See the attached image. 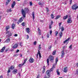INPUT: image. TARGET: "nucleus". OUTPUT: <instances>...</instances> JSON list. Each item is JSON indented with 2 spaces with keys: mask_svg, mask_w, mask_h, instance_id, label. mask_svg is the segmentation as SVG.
Segmentation results:
<instances>
[{
  "mask_svg": "<svg viewBox=\"0 0 78 78\" xmlns=\"http://www.w3.org/2000/svg\"><path fill=\"white\" fill-rule=\"evenodd\" d=\"M59 30H61V26H59Z\"/></svg>",
  "mask_w": 78,
  "mask_h": 78,
  "instance_id": "338daca9",
  "label": "nucleus"
},
{
  "mask_svg": "<svg viewBox=\"0 0 78 78\" xmlns=\"http://www.w3.org/2000/svg\"><path fill=\"white\" fill-rule=\"evenodd\" d=\"M23 20V17H21L19 20V22L20 23H22Z\"/></svg>",
  "mask_w": 78,
  "mask_h": 78,
  "instance_id": "9b49d317",
  "label": "nucleus"
},
{
  "mask_svg": "<svg viewBox=\"0 0 78 78\" xmlns=\"http://www.w3.org/2000/svg\"><path fill=\"white\" fill-rule=\"evenodd\" d=\"M53 21H51V25H52V24H53Z\"/></svg>",
  "mask_w": 78,
  "mask_h": 78,
  "instance_id": "052dcab7",
  "label": "nucleus"
},
{
  "mask_svg": "<svg viewBox=\"0 0 78 78\" xmlns=\"http://www.w3.org/2000/svg\"><path fill=\"white\" fill-rule=\"evenodd\" d=\"M58 31H56L55 32V36H57V35H58Z\"/></svg>",
  "mask_w": 78,
  "mask_h": 78,
  "instance_id": "f704fd0d",
  "label": "nucleus"
},
{
  "mask_svg": "<svg viewBox=\"0 0 78 78\" xmlns=\"http://www.w3.org/2000/svg\"><path fill=\"white\" fill-rule=\"evenodd\" d=\"M27 61V59L26 58L25 59V60H24V62L23 64L22 65V66H23V65H24V64H25V62H26Z\"/></svg>",
  "mask_w": 78,
  "mask_h": 78,
  "instance_id": "393cba45",
  "label": "nucleus"
},
{
  "mask_svg": "<svg viewBox=\"0 0 78 78\" xmlns=\"http://www.w3.org/2000/svg\"><path fill=\"white\" fill-rule=\"evenodd\" d=\"M34 59H33V58H30L29 60V62L31 63H33V62H34Z\"/></svg>",
  "mask_w": 78,
  "mask_h": 78,
  "instance_id": "ddd939ff",
  "label": "nucleus"
},
{
  "mask_svg": "<svg viewBox=\"0 0 78 78\" xmlns=\"http://www.w3.org/2000/svg\"><path fill=\"white\" fill-rule=\"evenodd\" d=\"M18 47V44H15L12 47L13 49H14L15 48H17Z\"/></svg>",
  "mask_w": 78,
  "mask_h": 78,
  "instance_id": "9d476101",
  "label": "nucleus"
},
{
  "mask_svg": "<svg viewBox=\"0 0 78 78\" xmlns=\"http://www.w3.org/2000/svg\"><path fill=\"white\" fill-rule=\"evenodd\" d=\"M38 55H39L40 58H41V53H40V51H39V50L38 51V52H37V58L38 56Z\"/></svg>",
  "mask_w": 78,
  "mask_h": 78,
  "instance_id": "423d86ee",
  "label": "nucleus"
},
{
  "mask_svg": "<svg viewBox=\"0 0 78 78\" xmlns=\"http://www.w3.org/2000/svg\"><path fill=\"white\" fill-rule=\"evenodd\" d=\"M11 0H7V2H6V5H8V3H9V2L11 1Z\"/></svg>",
  "mask_w": 78,
  "mask_h": 78,
  "instance_id": "72a5a7b5",
  "label": "nucleus"
},
{
  "mask_svg": "<svg viewBox=\"0 0 78 78\" xmlns=\"http://www.w3.org/2000/svg\"><path fill=\"white\" fill-rule=\"evenodd\" d=\"M52 54L53 55H55L56 54V51H53Z\"/></svg>",
  "mask_w": 78,
  "mask_h": 78,
  "instance_id": "2f4dec72",
  "label": "nucleus"
},
{
  "mask_svg": "<svg viewBox=\"0 0 78 78\" xmlns=\"http://www.w3.org/2000/svg\"><path fill=\"white\" fill-rule=\"evenodd\" d=\"M15 5H16V2L13 1L12 5V8H13L15 6Z\"/></svg>",
  "mask_w": 78,
  "mask_h": 78,
  "instance_id": "f8f14e48",
  "label": "nucleus"
},
{
  "mask_svg": "<svg viewBox=\"0 0 78 78\" xmlns=\"http://www.w3.org/2000/svg\"><path fill=\"white\" fill-rule=\"evenodd\" d=\"M58 58H56L55 59V64H57V62H58Z\"/></svg>",
  "mask_w": 78,
  "mask_h": 78,
  "instance_id": "cd10ccee",
  "label": "nucleus"
},
{
  "mask_svg": "<svg viewBox=\"0 0 78 78\" xmlns=\"http://www.w3.org/2000/svg\"><path fill=\"white\" fill-rule=\"evenodd\" d=\"M51 48H52V46H50L49 47H48V49L49 50H51Z\"/></svg>",
  "mask_w": 78,
  "mask_h": 78,
  "instance_id": "58836bf2",
  "label": "nucleus"
},
{
  "mask_svg": "<svg viewBox=\"0 0 78 78\" xmlns=\"http://www.w3.org/2000/svg\"><path fill=\"white\" fill-rule=\"evenodd\" d=\"M47 63L48 64V66L49 65V59H47Z\"/></svg>",
  "mask_w": 78,
  "mask_h": 78,
  "instance_id": "473e14b6",
  "label": "nucleus"
},
{
  "mask_svg": "<svg viewBox=\"0 0 78 78\" xmlns=\"http://www.w3.org/2000/svg\"><path fill=\"white\" fill-rule=\"evenodd\" d=\"M38 34L39 35H41V30H40V29L39 28H38Z\"/></svg>",
  "mask_w": 78,
  "mask_h": 78,
  "instance_id": "b1692460",
  "label": "nucleus"
},
{
  "mask_svg": "<svg viewBox=\"0 0 78 78\" xmlns=\"http://www.w3.org/2000/svg\"><path fill=\"white\" fill-rule=\"evenodd\" d=\"M43 73H44L45 71V66H43Z\"/></svg>",
  "mask_w": 78,
  "mask_h": 78,
  "instance_id": "f3484780",
  "label": "nucleus"
},
{
  "mask_svg": "<svg viewBox=\"0 0 78 78\" xmlns=\"http://www.w3.org/2000/svg\"><path fill=\"white\" fill-rule=\"evenodd\" d=\"M64 50H62V52H61V58H63L64 57V55H65V53H64Z\"/></svg>",
  "mask_w": 78,
  "mask_h": 78,
  "instance_id": "0eeeda50",
  "label": "nucleus"
},
{
  "mask_svg": "<svg viewBox=\"0 0 78 78\" xmlns=\"http://www.w3.org/2000/svg\"><path fill=\"white\" fill-rule=\"evenodd\" d=\"M9 12H11V11H12V9H10L9 10Z\"/></svg>",
  "mask_w": 78,
  "mask_h": 78,
  "instance_id": "09e8293b",
  "label": "nucleus"
},
{
  "mask_svg": "<svg viewBox=\"0 0 78 78\" xmlns=\"http://www.w3.org/2000/svg\"><path fill=\"white\" fill-rule=\"evenodd\" d=\"M29 11V10L28 9V8H25L24 11L23 9H22L21 12H22L23 16L24 17H26V12H28Z\"/></svg>",
  "mask_w": 78,
  "mask_h": 78,
  "instance_id": "f257e3e1",
  "label": "nucleus"
},
{
  "mask_svg": "<svg viewBox=\"0 0 78 78\" xmlns=\"http://www.w3.org/2000/svg\"><path fill=\"white\" fill-rule=\"evenodd\" d=\"M72 22V20L71 18H69L67 21V23H70Z\"/></svg>",
  "mask_w": 78,
  "mask_h": 78,
  "instance_id": "6e6552de",
  "label": "nucleus"
},
{
  "mask_svg": "<svg viewBox=\"0 0 78 78\" xmlns=\"http://www.w3.org/2000/svg\"><path fill=\"white\" fill-rule=\"evenodd\" d=\"M10 69H11V70H12L13 69H14V68L12 66H11L10 67Z\"/></svg>",
  "mask_w": 78,
  "mask_h": 78,
  "instance_id": "7c9ffc66",
  "label": "nucleus"
},
{
  "mask_svg": "<svg viewBox=\"0 0 78 78\" xmlns=\"http://www.w3.org/2000/svg\"><path fill=\"white\" fill-rule=\"evenodd\" d=\"M25 23L23 22V23H22V25L23 26H25Z\"/></svg>",
  "mask_w": 78,
  "mask_h": 78,
  "instance_id": "a18cd8bd",
  "label": "nucleus"
},
{
  "mask_svg": "<svg viewBox=\"0 0 78 78\" xmlns=\"http://www.w3.org/2000/svg\"><path fill=\"white\" fill-rule=\"evenodd\" d=\"M44 78H47V76L46 75L44 76Z\"/></svg>",
  "mask_w": 78,
  "mask_h": 78,
  "instance_id": "e2e57ef3",
  "label": "nucleus"
},
{
  "mask_svg": "<svg viewBox=\"0 0 78 78\" xmlns=\"http://www.w3.org/2000/svg\"><path fill=\"white\" fill-rule=\"evenodd\" d=\"M70 38H68L66 40L64 41L63 43H64V44H65V43H66V44H68V43H69V40H70Z\"/></svg>",
  "mask_w": 78,
  "mask_h": 78,
  "instance_id": "39448f33",
  "label": "nucleus"
},
{
  "mask_svg": "<svg viewBox=\"0 0 78 78\" xmlns=\"http://www.w3.org/2000/svg\"><path fill=\"white\" fill-rule=\"evenodd\" d=\"M65 48H66L65 46H64L63 47V50H64V49Z\"/></svg>",
  "mask_w": 78,
  "mask_h": 78,
  "instance_id": "de8ad7c7",
  "label": "nucleus"
},
{
  "mask_svg": "<svg viewBox=\"0 0 78 78\" xmlns=\"http://www.w3.org/2000/svg\"><path fill=\"white\" fill-rule=\"evenodd\" d=\"M0 78H3V76H2L1 75L0 76Z\"/></svg>",
  "mask_w": 78,
  "mask_h": 78,
  "instance_id": "0e129e2a",
  "label": "nucleus"
},
{
  "mask_svg": "<svg viewBox=\"0 0 78 78\" xmlns=\"http://www.w3.org/2000/svg\"><path fill=\"white\" fill-rule=\"evenodd\" d=\"M76 66H77V67H78V63H77L76 64Z\"/></svg>",
  "mask_w": 78,
  "mask_h": 78,
  "instance_id": "774afa93",
  "label": "nucleus"
},
{
  "mask_svg": "<svg viewBox=\"0 0 78 78\" xmlns=\"http://www.w3.org/2000/svg\"><path fill=\"white\" fill-rule=\"evenodd\" d=\"M12 36V34H11V32H9L8 33V36L9 37H10V36Z\"/></svg>",
  "mask_w": 78,
  "mask_h": 78,
  "instance_id": "5701e85b",
  "label": "nucleus"
},
{
  "mask_svg": "<svg viewBox=\"0 0 78 78\" xmlns=\"http://www.w3.org/2000/svg\"><path fill=\"white\" fill-rule=\"evenodd\" d=\"M11 72V70H10V69H9L8 71V73H10V72Z\"/></svg>",
  "mask_w": 78,
  "mask_h": 78,
  "instance_id": "5fc2aeb1",
  "label": "nucleus"
},
{
  "mask_svg": "<svg viewBox=\"0 0 78 78\" xmlns=\"http://www.w3.org/2000/svg\"><path fill=\"white\" fill-rule=\"evenodd\" d=\"M29 39V36L28 35H27V39Z\"/></svg>",
  "mask_w": 78,
  "mask_h": 78,
  "instance_id": "c03bdc74",
  "label": "nucleus"
},
{
  "mask_svg": "<svg viewBox=\"0 0 78 78\" xmlns=\"http://www.w3.org/2000/svg\"><path fill=\"white\" fill-rule=\"evenodd\" d=\"M54 69H55V67H54V66H53V67L50 70V71H49V70H47L46 71V73L48 76L47 77V78H50V72H51V71H53Z\"/></svg>",
  "mask_w": 78,
  "mask_h": 78,
  "instance_id": "f03ea898",
  "label": "nucleus"
},
{
  "mask_svg": "<svg viewBox=\"0 0 78 78\" xmlns=\"http://www.w3.org/2000/svg\"><path fill=\"white\" fill-rule=\"evenodd\" d=\"M18 75L19 76H20V74L19 73L18 74Z\"/></svg>",
  "mask_w": 78,
  "mask_h": 78,
  "instance_id": "bf43d9fd",
  "label": "nucleus"
},
{
  "mask_svg": "<svg viewBox=\"0 0 78 78\" xmlns=\"http://www.w3.org/2000/svg\"><path fill=\"white\" fill-rule=\"evenodd\" d=\"M78 8V6L76 5H74L72 6V9H74V10H76Z\"/></svg>",
  "mask_w": 78,
  "mask_h": 78,
  "instance_id": "7ed1b4c3",
  "label": "nucleus"
},
{
  "mask_svg": "<svg viewBox=\"0 0 78 78\" xmlns=\"http://www.w3.org/2000/svg\"><path fill=\"white\" fill-rule=\"evenodd\" d=\"M49 58L51 62H53V60H54V57H53V56H52L51 55H50Z\"/></svg>",
  "mask_w": 78,
  "mask_h": 78,
  "instance_id": "20e7f679",
  "label": "nucleus"
},
{
  "mask_svg": "<svg viewBox=\"0 0 78 78\" xmlns=\"http://www.w3.org/2000/svg\"><path fill=\"white\" fill-rule=\"evenodd\" d=\"M49 34H47V37H48H48H49Z\"/></svg>",
  "mask_w": 78,
  "mask_h": 78,
  "instance_id": "13d9d810",
  "label": "nucleus"
},
{
  "mask_svg": "<svg viewBox=\"0 0 78 78\" xmlns=\"http://www.w3.org/2000/svg\"><path fill=\"white\" fill-rule=\"evenodd\" d=\"M14 36H15V37H17V34H15L14 35Z\"/></svg>",
  "mask_w": 78,
  "mask_h": 78,
  "instance_id": "4d7b16f0",
  "label": "nucleus"
},
{
  "mask_svg": "<svg viewBox=\"0 0 78 78\" xmlns=\"http://www.w3.org/2000/svg\"><path fill=\"white\" fill-rule=\"evenodd\" d=\"M34 45H36V41H35L34 43Z\"/></svg>",
  "mask_w": 78,
  "mask_h": 78,
  "instance_id": "864d4df0",
  "label": "nucleus"
},
{
  "mask_svg": "<svg viewBox=\"0 0 78 78\" xmlns=\"http://www.w3.org/2000/svg\"><path fill=\"white\" fill-rule=\"evenodd\" d=\"M18 67H22V65L21 64H19L18 65Z\"/></svg>",
  "mask_w": 78,
  "mask_h": 78,
  "instance_id": "ea45409f",
  "label": "nucleus"
},
{
  "mask_svg": "<svg viewBox=\"0 0 78 78\" xmlns=\"http://www.w3.org/2000/svg\"><path fill=\"white\" fill-rule=\"evenodd\" d=\"M39 5H42V4L41 2H39Z\"/></svg>",
  "mask_w": 78,
  "mask_h": 78,
  "instance_id": "6e6d98bb",
  "label": "nucleus"
},
{
  "mask_svg": "<svg viewBox=\"0 0 78 78\" xmlns=\"http://www.w3.org/2000/svg\"><path fill=\"white\" fill-rule=\"evenodd\" d=\"M9 29V26H6V31H8Z\"/></svg>",
  "mask_w": 78,
  "mask_h": 78,
  "instance_id": "4be33fe9",
  "label": "nucleus"
},
{
  "mask_svg": "<svg viewBox=\"0 0 78 78\" xmlns=\"http://www.w3.org/2000/svg\"><path fill=\"white\" fill-rule=\"evenodd\" d=\"M30 6H32L33 5V3H32V2H30Z\"/></svg>",
  "mask_w": 78,
  "mask_h": 78,
  "instance_id": "79ce46f5",
  "label": "nucleus"
},
{
  "mask_svg": "<svg viewBox=\"0 0 78 78\" xmlns=\"http://www.w3.org/2000/svg\"><path fill=\"white\" fill-rule=\"evenodd\" d=\"M10 42V39L8 38L6 39V43H8V42Z\"/></svg>",
  "mask_w": 78,
  "mask_h": 78,
  "instance_id": "aec40b11",
  "label": "nucleus"
},
{
  "mask_svg": "<svg viewBox=\"0 0 78 78\" xmlns=\"http://www.w3.org/2000/svg\"><path fill=\"white\" fill-rule=\"evenodd\" d=\"M6 48V47L4 46L3 47L2 49L1 50V52H2V53L4 52V50H5V48Z\"/></svg>",
  "mask_w": 78,
  "mask_h": 78,
  "instance_id": "4468645a",
  "label": "nucleus"
},
{
  "mask_svg": "<svg viewBox=\"0 0 78 78\" xmlns=\"http://www.w3.org/2000/svg\"><path fill=\"white\" fill-rule=\"evenodd\" d=\"M56 72L57 73L58 75H60V73H59V69H57L56 70Z\"/></svg>",
  "mask_w": 78,
  "mask_h": 78,
  "instance_id": "a211bd4d",
  "label": "nucleus"
},
{
  "mask_svg": "<svg viewBox=\"0 0 78 78\" xmlns=\"http://www.w3.org/2000/svg\"><path fill=\"white\" fill-rule=\"evenodd\" d=\"M19 52V50L17 49L16 51V53H18V52Z\"/></svg>",
  "mask_w": 78,
  "mask_h": 78,
  "instance_id": "603ef678",
  "label": "nucleus"
},
{
  "mask_svg": "<svg viewBox=\"0 0 78 78\" xmlns=\"http://www.w3.org/2000/svg\"><path fill=\"white\" fill-rule=\"evenodd\" d=\"M67 18H68V15H67L63 17V20H65L66 19H67Z\"/></svg>",
  "mask_w": 78,
  "mask_h": 78,
  "instance_id": "dca6fc26",
  "label": "nucleus"
},
{
  "mask_svg": "<svg viewBox=\"0 0 78 78\" xmlns=\"http://www.w3.org/2000/svg\"><path fill=\"white\" fill-rule=\"evenodd\" d=\"M50 33L51 35V34H52V30H50Z\"/></svg>",
  "mask_w": 78,
  "mask_h": 78,
  "instance_id": "a19ab883",
  "label": "nucleus"
},
{
  "mask_svg": "<svg viewBox=\"0 0 78 78\" xmlns=\"http://www.w3.org/2000/svg\"><path fill=\"white\" fill-rule=\"evenodd\" d=\"M68 70L67 67H65L63 69V72L65 73H66L67 72V71Z\"/></svg>",
  "mask_w": 78,
  "mask_h": 78,
  "instance_id": "1a4fd4ad",
  "label": "nucleus"
},
{
  "mask_svg": "<svg viewBox=\"0 0 78 78\" xmlns=\"http://www.w3.org/2000/svg\"><path fill=\"white\" fill-rule=\"evenodd\" d=\"M62 23H59L58 25L59 26V27L61 26V24Z\"/></svg>",
  "mask_w": 78,
  "mask_h": 78,
  "instance_id": "3c124183",
  "label": "nucleus"
},
{
  "mask_svg": "<svg viewBox=\"0 0 78 78\" xmlns=\"http://www.w3.org/2000/svg\"><path fill=\"white\" fill-rule=\"evenodd\" d=\"M46 10H47V12H48V11H49V10H48V8H46Z\"/></svg>",
  "mask_w": 78,
  "mask_h": 78,
  "instance_id": "8fccbe9b",
  "label": "nucleus"
},
{
  "mask_svg": "<svg viewBox=\"0 0 78 78\" xmlns=\"http://www.w3.org/2000/svg\"><path fill=\"white\" fill-rule=\"evenodd\" d=\"M32 16L33 17V19L34 20V18H35L34 17V12H32Z\"/></svg>",
  "mask_w": 78,
  "mask_h": 78,
  "instance_id": "412c9836",
  "label": "nucleus"
},
{
  "mask_svg": "<svg viewBox=\"0 0 78 78\" xmlns=\"http://www.w3.org/2000/svg\"><path fill=\"white\" fill-rule=\"evenodd\" d=\"M39 75H38L37 77V78H39Z\"/></svg>",
  "mask_w": 78,
  "mask_h": 78,
  "instance_id": "69168bd1",
  "label": "nucleus"
},
{
  "mask_svg": "<svg viewBox=\"0 0 78 78\" xmlns=\"http://www.w3.org/2000/svg\"><path fill=\"white\" fill-rule=\"evenodd\" d=\"M64 30V27H62V28H61V31H63Z\"/></svg>",
  "mask_w": 78,
  "mask_h": 78,
  "instance_id": "e433bc0d",
  "label": "nucleus"
},
{
  "mask_svg": "<svg viewBox=\"0 0 78 78\" xmlns=\"http://www.w3.org/2000/svg\"><path fill=\"white\" fill-rule=\"evenodd\" d=\"M12 29H14L15 28V24H13L12 26Z\"/></svg>",
  "mask_w": 78,
  "mask_h": 78,
  "instance_id": "a878e982",
  "label": "nucleus"
},
{
  "mask_svg": "<svg viewBox=\"0 0 78 78\" xmlns=\"http://www.w3.org/2000/svg\"><path fill=\"white\" fill-rule=\"evenodd\" d=\"M72 45H71L69 47V48L70 49H72Z\"/></svg>",
  "mask_w": 78,
  "mask_h": 78,
  "instance_id": "37998d69",
  "label": "nucleus"
},
{
  "mask_svg": "<svg viewBox=\"0 0 78 78\" xmlns=\"http://www.w3.org/2000/svg\"><path fill=\"white\" fill-rule=\"evenodd\" d=\"M18 56V54H15L14 55V56Z\"/></svg>",
  "mask_w": 78,
  "mask_h": 78,
  "instance_id": "49530a36",
  "label": "nucleus"
},
{
  "mask_svg": "<svg viewBox=\"0 0 78 78\" xmlns=\"http://www.w3.org/2000/svg\"><path fill=\"white\" fill-rule=\"evenodd\" d=\"M59 34L60 38H61L62 37V31L60 32L59 33Z\"/></svg>",
  "mask_w": 78,
  "mask_h": 78,
  "instance_id": "2eb2a0df",
  "label": "nucleus"
},
{
  "mask_svg": "<svg viewBox=\"0 0 78 78\" xmlns=\"http://www.w3.org/2000/svg\"><path fill=\"white\" fill-rule=\"evenodd\" d=\"M49 27L50 29H51V25H49Z\"/></svg>",
  "mask_w": 78,
  "mask_h": 78,
  "instance_id": "680f3d73",
  "label": "nucleus"
},
{
  "mask_svg": "<svg viewBox=\"0 0 78 78\" xmlns=\"http://www.w3.org/2000/svg\"><path fill=\"white\" fill-rule=\"evenodd\" d=\"M13 73H17V69H14L13 70Z\"/></svg>",
  "mask_w": 78,
  "mask_h": 78,
  "instance_id": "bb28decb",
  "label": "nucleus"
},
{
  "mask_svg": "<svg viewBox=\"0 0 78 78\" xmlns=\"http://www.w3.org/2000/svg\"><path fill=\"white\" fill-rule=\"evenodd\" d=\"M59 17H61V16L60 15L56 17V18H55V19H59Z\"/></svg>",
  "mask_w": 78,
  "mask_h": 78,
  "instance_id": "c85d7f7f",
  "label": "nucleus"
},
{
  "mask_svg": "<svg viewBox=\"0 0 78 78\" xmlns=\"http://www.w3.org/2000/svg\"><path fill=\"white\" fill-rule=\"evenodd\" d=\"M26 30L27 32L28 33H30V28H27Z\"/></svg>",
  "mask_w": 78,
  "mask_h": 78,
  "instance_id": "6ab92c4d",
  "label": "nucleus"
},
{
  "mask_svg": "<svg viewBox=\"0 0 78 78\" xmlns=\"http://www.w3.org/2000/svg\"><path fill=\"white\" fill-rule=\"evenodd\" d=\"M51 19H54V16H53V14H52L51 15Z\"/></svg>",
  "mask_w": 78,
  "mask_h": 78,
  "instance_id": "4c0bfd02",
  "label": "nucleus"
},
{
  "mask_svg": "<svg viewBox=\"0 0 78 78\" xmlns=\"http://www.w3.org/2000/svg\"><path fill=\"white\" fill-rule=\"evenodd\" d=\"M76 74L78 75V69H76Z\"/></svg>",
  "mask_w": 78,
  "mask_h": 78,
  "instance_id": "c9c22d12",
  "label": "nucleus"
},
{
  "mask_svg": "<svg viewBox=\"0 0 78 78\" xmlns=\"http://www.w3.org/2000/svg\"><path fill=\"white\" fill-rule=\"evenodd\" d=\"M41 45L40 44V45H39V48H38V50H39V51H40V50H41Z\"/></svg>",
  "mask_w": 78,
  "mask_h": 78,
  "instance_id": "c756f323",
  "label": "nucleus"
}]
</instances>
